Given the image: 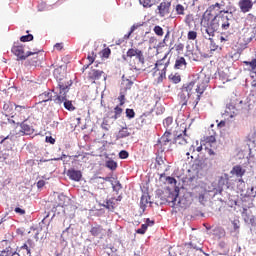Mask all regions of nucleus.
<instances>
[{
    "instance_id": "f257e3e1",
    "label": "nucleus",
    "mask_w": 256,
    "mask_h": 256,
    "mask_svg": "<svg viewBox=\"0 0 256 256\" xmlns=\"http://www.w3.org/2000/svg\"><path fill=\"white\" fill-rule=\"evenodd\" d=\"M207 85H209V78L205 74H196L193 76L192 80L186 84V86H183L182 92L180 94V99H182V107L187 106V101L193 95V93L196 94L195 99V107L197 106V103L201 101V95L205 93V90L207 89Z\"/></svg>"
},
{
    "instance_id": "f03ea898",
    "label": "nucleus",
    "mask_w": 256,
    "mask_h": 256,
    "mask_svg": "<svg viewBox=\"0 0 256 256\" xmlns=\"http://www.w3.org/2000/svg\"><path fill=\"white\" fill-rule=\"evenodd\" d=\"M173 143L176 145V147H179V149H182V151L186 153L188 159L195 153V151L198 153L203 151V145H199V141L191 144V138L185 134H180L175 137Z\"/></svg>"
},
{
    "instance_id": "7ed1b4c3",
    "label": "nucleus",
    "mask_w": 256,
    "mask_h": 256,
    "mask_svg": "<svg viewBox=\"0 0 256 256\" xmlns=\"http://www.w3.org/2000/svg\"><path fill=\"white\" fill-rule=\"evenodd\" d=\"M169 54H165V56L158 60L155 63V67L153 68V77H156L157 83H163V79L167 77V67H169V59L167 56Z\"/></svg>"
},
{
    "instance_id": "20e7f679",
    "label": "nucleus",
    "mask_w": 256,
    "mask_h": 256,
    "mask_svg": "<svg viewBox=\"0 0 256 256\" xmlns=\"http://www.w3.org/2000/svg\"><path fill=\"white\" fill-rule=\"evenodd\" d=\"M67 93H69V84L60 83L59 84V93L54 101L58 105H61V103H64V107L68 111H75L73 102L67 100Z\"/></svg>"
},
{
    "instance_id": "39448f33",
    "label": "nucleus",
    "mask_w": 256,
    "mask_h": 256,
    "mask_svg": "<svg viewBox=\"0 0 256 256\" xmlns=\"http://www.w3.org/2000/svg\"><path fill=\"white\" fill-rule=\"evenodd\" d=\"M201 25L204 27L203 35L208 41H213V38L215 37V33H217V27L211 20V16H208L207 14H203L201 19Z\"/></svg>"
},
{
    "instance_id": "423d86ee",
    "label": "nucleus",
    "mask_w": 256,
    "mask_h": 256,
    "mask_svg": "<svg viewBox=\"0 0 256 256\" xmlns=\"http://www.w3.org/2000/svg\"><path fill=\"white\" fill-rule=\"evenodd\" d=\"M14 115H12V123H16V125L25 122L30 117V107L14 104Z\"/></svg>"
},
{
    "instance_id": "0eeeda50",
    "label": "nucleus",
    "mask_w": 256,
    "mask_h": 256,
    "mask_svg": "<svg viewBox=\"0 0 256 256\" xmlns=\"http://www.w3.org/2000/svg\"><path fill=\"white\" fill-rule=\"evenodd\" d=\"M211 21L218 31H229L231 28V18L229 15L216 14L211 16Z\"/></svg>"
},
{
    "instance_id": "6e6552de",
    "label": "nucleus",
    "mask_w": 256,
    "mask_h": 256,
    "mask_svg": "<svg viewBox=\"0 0 256 256\" xmlns=\"http://www.w3.org/2000/svg\"><path fill=\"white\" fill-rule=\"evenodd\" d=\"M11 52L18 58V60L20 61H25V59H27V57H30V55H37V53H39V51H35V52H31L28 51L25 54V49L23 48L22 45H14L11 49Z\"/></svg>"
},
{
    "instance_id": "1a4fd4ad",
    "label": "nucleus",
    "mask_w": 256,
    "mask_h": 256,
    "mask_svg": "<svg viewBox=\"0 0 256 256\" xmlns=\"http://www.w3.org/2000/svg\"><path fill=\"white\" fill-rule=\"evenodd\" d=\"M173 139V134L171 132L166 131L164 135L158 140V147L161 149H167L171 147Z\"/></svg>"
},
{
    "instance_id": "9d476101",
    "label": "nucleus",
    "mask_w": 256,
    "mask_h": 256,
    "mask_svg": "<svg viewBox=\"0 0 256 256\" xmlns=\"http://www.w3.org/2000/svg\"><path fill=\"white\" fill-rule=\"evenodd\" d=\"M256 4V0H239L238 7L240 9V13H249L253 11V6Z\"/></svg>"
},
{
    "instance_id": "9b49d317",
    "label": "nucleus",
    "mask_w": 256,
    "mask_h": 256,
    "mask_svg": "<svg viewBox=\"0 0 256 256\" xmlns=\"http://www.w3.org/2000/svg\"><path fill=\"white\" fill-rule=\"evenodd\" d=\"M159 17H167L171 13V1L166 0L157 7Z\"/></svg>"
},
{
    "instance_id": "f8f14e48",
    "label": "nucleus",
    "mask_w": 256,
    "mask_h": 256,
    "mask_svg": "<svg viewBox=\"0 0 256 256\" xmlns=\"http://www.w3.org/2000/svg\"><path fill=\"white\" fill-rule=\"evenodd\" d=\"M126 57H129V59H133V57H135L140 63H143L145 61V58L143 57V51L137 48L128 49V51L126 52Z\"/></svg>"
},
{
    "instance_id": "ddd939ff",
    "label": "nucleus",
    "mask_w": 256,
    "mask_h": 256,
    "mask_svg": "<svg viewBox=\"0 0 256 256\" xmlns=\"http://www.w3.org/2000/svg\"><path fill=\"white\" fill-rule=\"evenodd\" d=\"M245 173H247V170H245V168H243L241 165L233 166L232 170L230 171V175H232V177H237L239 181H243V175H245Z\"/></svg>"
},
{
    "instance_id": "4468645a",
    "label": "nucleus",
    "mask_w": 256,
    "mask_h": 256,
    "mask_svg": "<svg viewBox=\"0 0 256 256\" xmlns=\"http://www.w3.org/2000/svg\"><path fill=\"white\" fill-rule=\"evenodd\" d=\"M65 74V68L63 66H59L58 68L54 69L53 75L58 81V88L60 83H64V85H67V83L63 82V79H65Z\"/></svg>"
},
{
    "instance_id": "2eb2a0df",
    "label": "nucleus",
    "mask_w": 256,
    "mask_h": 256,
    "mask_svg": "<svg viewBox=\"0 0 256 256\" xmlns=\"http://www.w3.org/2000/svg\"><path fill=\"white\" fill-rule=\"evenodd\" d=\"M90 234L92 237H99L100 239H103V235H105V229L103 226L96 224L95 226L91 227Z\"/></svg>"
},
{
    "instance_id": "dca6fc26",
    "label": "nucleus",
    "mask_w": 256,
    "mask_h": 256,
    "mask_svg": "<svg viewBox=\"0 0 256 256\" xmlns=\"http://www.w3.org/2000/svg\"><path fill=\"white\" fill-rule=\"evenodd\" d=\"M103 75H105V72H103V70L92 69L88 73V79L89 81L95 83L96 81H99V79H101Z\"/></svg>"
},
{
    "instance_id": "f3484780",
    "label": "nucleus",
    "mask_w": 256,
    "mask_h": 256,
    "mask_svg": "<svg viewBox=\"0 0 256 256\" xmlns=\"http://www.w3.org/2000/svg\"><path fill=\"white\" fill-rule=\"evenodd\" d=\"M67 176L71 181L79 182L83 177V173H81V170L69 169L67 171Z\"/></svg>"
},
{
    "instance_id": "a211bd4d",
    "label": "nucleus",
    "mask_w": 256,
    "mask_h": 256,
    "mask_svg": "<svg viewBox=\"0 0 256 256\" xmlns=\"http://www.w3.org/2000/svg\"><path fill=\"white\" fill-rule=\"evenodd\" d=\"M225 7V1H221V3L216 2L215 4H212L208 7V9L204 12V15H208L209 17H212L213 11L218 8V11L223 9Z\"/></svg>"
},
{
    "instance_id": "6ab92c4d",
    "label": "nucleus",
    "mask_w": 256,
    "mask_h": 256,
    "mask_svg": "<svg viewBox=\"0 0 256 256\" xmlns=\"http://www.w3.org/2000/svg\"><path fill=\"white\" fill-rule=\"evenodd\" d=\"M153 117L149 113H144L138 118L140 127H145V125H151Z\"/></svg>"
},
{
    "instance_id": "aec40b11",
    "label": "nucleus",
    "mask_w": 256,
    "mask_h": 256,
    "mask_svg": "<svg viewBox=\"0 0 256 256\" xmlns=\"http://www.w3.org/2000/svg\"><path fill=\"white\" fill-rule=\"evenodd\" d=\"M13 107H15V104L11 102H6L3 105V110L6 115V117H11L13 119V115L15 113V110H13Z\"/></svg>"
},
{
    "instance_id": "412c9836",
    "label": "nucleus",
    "mask_w": 256,
    "mask_h": 256,
    "mask_svg": "<svg viewBox=\"0 0 256 256\" xmlns=\"http://www.w3.org/2000/svg\"><path fill=\"white\" fill-rule=\"evenodd\" d=\"M229 174L225 173L223 174L219 180H218V185L220 187H225L226 189H229L231 187V183L229 182Z\"/></svg>"
},
{
    "instance_id": "4be33fe9",
    "label": "nucleus",
    "mask_w": 256,
    "mask_h": 256,
    "mask_svg": "<svg viewBox=\"0 0 256 256\" xmlns=\"http://www.w3.org/2000/svg\"><path fill=\"white\" fill-rule=\"evenodd\" d=\"M174 69H187V60L185 57H177L174 64Z\"/></svg>"
},
{
    "instance_id": "5701e85b",
    "label": "nucleus",
    "mask_w": 256,
    "mask_h": 256,
    "mask_svg": "<svg viewBox=\"0 0 256 256\" xmlns=\"http://www.w3.org/2000/svg\"><path fill=\"white\" fill-rule=\"evenodd\" d=\"M143 25H145V22H137V23H134V24L131 26L128 35H125L126 39H129V37H131V35H133V33H135V31H137V29H141V27H143Z\"/></svg>"
},
{
    "instance_id": "b1692460",
    "label": "nucleus",
    "mask_w": 256,
    "mask_h": 256,
    "mask_svg": "<svg viewBox=\"0 0 256 256\" xmlns=\"http://www.w3.org/2000/svg\"><path fill=\"white\" fill-rule=\"evenodd\" d=\"M131 135V132L127 127H123L119 130V132L116 135V139H125V137H129Z\"/></svg>"
},
{
    "instance_id": "393cba45",
    "label": "nucleus",
    "mask_w": 256,
    "mask_h": 256,
    "mask_svg": "<svg viewBox=\"0 0 256 256\" xmlns=\"http://www.w3.org/2000/svg\"><path fill=\"white\" fill-rule=\"evenodd\" d=\"M17 255V251L13 250L11 246L6 247L0 252V256H14Z\"/></svg>"
},
{
    "instance_id": "a878e982",
    "label": "nucleus",
    "mask_w": 256,
    "mask_h": 256,
    "mask_svg": "<svg viewBox=\"0 0 256 256\" xmlns=\"http://www.w3.org/2000/svg\"><path fill=\"white\" fill-rule=\"evenodd\" d=\"M251 23H255V15L253 13H249L246 15L244 20V26L251 27Z\"/></svg>"
},
{
    "instance_id": "bb28decb",
    "label": "nucleus",
    "mask_w": 256,
    "mask_h": 256,
    "mask_svg": "<svg viewBox=\"0 0 256 256\" xmlns=\"http://www.w3.org/2000/svg\"><path fill=\"white\" fill-rule=\"evenodd\" d=\"M53 95L51 92H44L39 95V99L41 103H47V101H51Z\"/></svg>"
},
{
    "instance_id": "cd10ccee",
    "label": "nucleus",
    "mask_w": 256,
    "mask_h": 256,
    "mask_svg": "<svg viewBox=\"0 0 256 256\" xmlns=\"http://www.w3.org/2000/svg\"><path fill=\"white\" fill-rule=\"evenodd\" d=\"M177 197L178 195L176 193L169 192L166 201L167 203H172V207H175V203L177 202Z\"/></svg>"
},
{
    "instance_id": "c85d7f7f",
    "label": "nucleus",
    "mask_w": 256,
    "mask_h": 256,
    "mask_svg": "<svg viewBox=\"0 0 256 256\" xmlns=\"http://www.w3.org/2000/svg\"><path fill=\"white\" fill-rule=\"evenodd\" d=\"M164 127H166L167 131H173V117H167L163 121Z\"/></svg>"
},
{
    "instance_id": "c756f323",
    "label": "nucleus",
    "mask_w": 256,
    "mask_h": 256,
    "mask_svg": "<svg viewBox=\"0 0 256 256\" xmlns=\"http://www.w3.org/2000/svg\"><path fill=\"white\" fill-rule=\"evenodd\" d=\"M168 79L169 81H171L172 83H181V75L179 73H171L169 76H168Z\"/></svg>"
},
{
    "instance_id": "7c9ffc66",
    "label": "nucleus",
    "mask_w": 256,
    "mask_h": 256,
    "mask_svg": "<svg viewBox=\"0 0 256 256\" xmlns=\"http://www.w3.org/2000/svg\"><path fill=\"white\" fill-rule=\"evenodd\" d=\"M161 0H140V4L143 5V7H153L155 3H159Z\"/></svg>"
},
{
    "instance_id": "2f4dec72",
    "label": "nucleus",
    "mask_w": 256,
    "mask_h": 256,
    "mask_svg": "<svg viewBox=\"0 0 256 256\" xmlns=\"http://www.w3.org/2000/svg\"><path fill=\"white\" fill-rule=\"evenodd\" d=\"M20 125L24 135H31V126L26 124L25 121L21 122Z\"/></svg>"
},
{
    "instance_id": "473e14b6",
    "label": "nucleus",
    "mask_w": 256,
    "mask_h": 256,
    "mask_svg": "<svg viewBox=\"0 0 256 256\" xmlns=\"http://www.w3.org/2000/svg\"><path fill=\"white\" fill-rule=\"evenodd\" d=\"M214 235H218L219 237H225V229L221 226H217L213 229Z\"/></svg>"
},
{
    "instance_id": "72a5a7b5",
    "label": "nucleus",
    "mask_w": 256,
    "mask_h": 256,
    "mask_svg": "<svg viewBox=\"0 0 256 256\" xmlns=\"http://www.w3.org/2000/svg\"><path fill=\"white\" fill-rule=\"evenodd\" d=\"M148 204H149V196L142 195V197L140 199V207H141V209H145V207H147Z\"/></svg>"
},
{
    "instance_id": "f704fd0d",
    "label": "nucleus",
    "mask_w": 256,
    "mask_h": 256,
    "mask_svg": "<svg viewBox=\"0 0 256 256\" xmlns=\"http://www.w3.org/2000/svg\"><path fill=\"white\" fill-rule=\"evenodd\" d=\"M153 31L158 37H163V35H165L163 28L159 25L154 26Z\"/></svg>"
},
{
    "instance_id": "c9c22d12",
    "label": "nucleus",
    "mask_w": 256,
    "mask_h": 256,
    "mask_svg": "<svg viewBox=\"0 0 256 256\" xmlns=\"http://www.w3.org/2000/svg\"><path fill=\"white\" fill-rule=\"evenodd\" d=\"M106 167L111 171H115V169H117V162L114 160H108L106 161Z\"/></svg>"
},
{
    "instance_id": "e433bc0d",
    "label": "nucleus",
    "mask_w": 256,
    "mask_h": 256,
    "mask_svg": "<svg viewBox=\"0 0 256 256\" xmlns=\"http://www.w3.org/2000/svg\"><path fill=\"white\" fill-rule=\"evenodd\" d=\"M112 188L113 191H116L118 193V191H121V189H123V186L121 185V182H119V180H115L114 182H112Z\"/></svg>"
},
{
    "instance_id": "4c0bfd02",
    "label": "nucleus",
    "mask_w": 256,
    "mask_h": 256,
    "mask_svg": "<svg viewBox=\"0 0 256 256\" xmlns=\"http://www.w3.org/2000/svg\"><path fill=\"white\" fill-rule=\"evenodd\" d=\"M122 113H123V108H121V106L117 105L114 108V118L119 119V117H121Z\"/></svg>"
},
{
    "instance_id": "58836bf2",
    "label": "nucleus",
    "mask_w": 256,
    "mask_h": 256,
    "mask_svg": "<svg viewBox=\"0 0 256 256\" xmlns=\"http://www.w3.org/2000/svg\"><path fill=\"white\" fill-rule=\"evenodd\" d=\"M244 65H249V67H251V71H253V73H256V59H253L252 61H244Z\"/></svg>"
},
{
    "instance_id": "ea45409f",
    "label": "nucleus",
    "mask_w": 256,
    "mask_h": 256,
    "mask_svg": "<svg viewBox=\"0 0 256 256\" xmlns=\"http://www.w3.org/2000/svg\"><path fill=\"white\" fill-rule=\"evenodd\" d=\"M175 11L178 15H185V6L181 4H177L175 7Z\"/></svg>"
},
{
    "instance_id": "a19ab883",
    "label": "nucleus",
    "mask_w": 256,
    "mask_h": 256,
    "mask_svg": "<svg viewBox=\"0 0 256 256\" xmlns=\"http://www.w3.org/2000/svg\"><path fill=\"white\" fill-rule=\"evenodd\" d=\"M96 57H97V54H95V52L92 51L88 53L87 59L89 61V65H93V63H95Z\"/></svg>"
},
{
    "instance_id": "79ce46f5",
    "label": "nucleus",
    "mask_w": 256,
    "mask_h": 256,
    "mask_svg": "<svg viewBox=\"0 0 256 256\" xmlns=\"http://www.w3.org/2000/svg\"><path fill=\"white\" fill-rule=\"evenodd\" d=\"M232 225H233V231L231 233H236V235L239 234V229H240L239 220H233Z\"/></svg>"
},
{
    "instance_id": "37998d69",
    "label": "nucleus",
    "mask_w": 256,
    "mask_h": 256,
    "mask_svg": "<svg viewBox=\"0 0 256 256\" xmlns=\"http://www.w3.org/2000/svg\"><path fill=\"white\" fill-rule=\"evenodd\" d=\"M187 39L189 41H195V39H197V31H189L188 34H187Z\"/></svg>"
},
{
    "instance_id": "c03bdc74",
    "label": "nucleus",
    "mask_w": 256,
    "mask_h": 256,
    "mask_svg": "<svg viewBox=\"0 0 256 256\" xmlns=\"http://www.w3.org/2000/svg\"><path fill=\"white\" fill-rule=\"evenodd\" d=\"M39 57L35 56L32 59L28 60V63L31 67H37L39 65Z\"/></svg>"
},
{
    "instance_id": "a18cd8bd",
    "label": "nucleus",
    "mask_w": 256,
    "mask_h": 256,
    "mask_svg": "<svg viewBox=\"0 0 256 256\" xmlns=\"http://www.w3.org/2000/svg\"><path fill=\"white\" fill-rule=\"evenodd\" d=\"M20 41L22 43H27L29 41H33V34H28V35H25V36H21Z\"/></svg>"
},
{
    "instance_id": "49530a36",
    "label": "nucleus",
    "mask_w": 256,
    "mask_h": 256,
    "mask_svg": "<svg viewBox=\"0 0 256 256\" xmlns=\"http://www.w3.org/2000/svg\"><path fill=\"white\" fill-rule=\"evenodd\" d=\"M126 117L128 119H135V110H133L131 108H127L126 109Z\"/></svg>"
},
{
    "instance_id": "de8ad7c7",
    "label": "nucleus",
    "mask_w": 256,
    "mask_h": 256,
    "mask_svg": "<svg viewBox=\"0 0 256 256\" xmlns=\"http://www.w3.org/2000/svg\"><path fill=\"white\" fill-rule=\"evenodd\" d=\"M118 101H119V107H123V105H125V93L120 92V95L118 96Z\"/></svg>"
},
{
    "instance_id": "09e8293b",
    "label": "nucleus",
    "mask_w": 256,
    "mask_h": 256,
    "mask_svg": "<svg viewBox=\"0 0 256 256\" xmlns=\"http://www.w3.org/2000/svg\"><path fill=\"white\" fill-rule=\"evenodd\" d=\"M9 136L5 137V138H0V145H4V146H7L9 145V147H11V139H10V142H9Z\"/></svg>"
},
{
    "instance_id": "8fccbe9b",
    "label": "nucleus",
    "mask_w": 256,
    "mask_h": 256,
    "mask_svg": "<svg viewBox=\"0 0 256 256\" xmlns=\"http://www.w3.org/2000/svg\"><path fill=\"white\" fill-rule=\"evenodd\" d=\"M149 226H147V224H142L141 228H139L136 233H138L139 235H145L147 229Z\"/></svg>"
},
{
    "instance_id": "3c124183",
    "label": "nucleus",
    "mask_w": 256,
    "mask_h": 256,
    "mask_svg": "<svg viewBox=\"0 0 256 256\" xmlns=\"http://www.w3.org/2000/svg\"><path fill=\"white\" fill-rule=\"evenodd\" d=\"M106 208H107V209H110V210H112V211H113V209H115V202H114V199H113V198H111L110 200H108V201L106 202Z\"/></svg>"
},
{
    "instance_id": "603ef678",
    "label": "nucleus",
    "mask_w": 256,
    "mask_h": 256,
    "mask_svg": "<svg viewBox=\"0 0 256 256\" xmlns=\"http://www.w3.org/2000/svg\"><path fill=\"white\" fill-rule=\"evenodd\" d=\"M19 256H31V250L30 249H20Z\"/></svg>"
},
{
    "instance_id": "864d4df0",
    "label": "nucleus",
    "mask_w": 256,
    "mask_h": 256,
    "mask_svg": "<svg viewBox=\"0 0 256 256\" xmlns=\"http://www.w3.org/2000/svg\"><path fill=\"white\" fill-rule=\"evenodd\" d=\"M101 127L104 131H109L111 129V125H109V120H103Z\"/></svg>"
},
{
    "instance_id": "5fc2aeb1",
    "label": "nucleus",
    "mask_w": 256,
    "mask_h": 256,
    "mask_svg": "<svg viewBox=\"0 0 256 256\" xmlns=\"http://www.w3.org/2000/svg\"><path fill=\"white\" fill-rule=\"evenodd\" d=\"M174 48L177 53H181L185 49V45L183 43H177L174 45Z\"/></svg>"
},
{
    "instance_id": "6e6d98bb",
    "label": "nucleus",
    "mask_w": 256,
    "mask_h": 256,
    "mask_svg": "<svg viewBox=\"0 0 256 256\" xmlns=\"http://www.w3.org/2000/svg\"><path fill=\"white\" fill-rule=\"evenodd\" d=\"M109 55H111V49L105 48L102 50V56L106 59H109Z\"/></svg>"
},
{
    "instance_id": "4d7b16f0",
    "label": "nucleus",
    "mask_w": 256,
    "mask_h": 256,
    "mask_svg": "<svg viewBox=\"0 0 256 256\" xmlns=\"http://www.w3.org/2000/svg\"><path fill=\"white\" fill-rule=\"evenodd\" d=\"M119 157L120 159H127L129 157V152H127L126 150H121L119 153Z\"/></svg>"
},
{
    "instance_id": "13d9d810",
    "label": "nucleus",
    "mask_w": 256,
    "mask_h": 256,
    "mask_svg": "<svg viewBox=\"0 0 256 256\" xmlns=\"http://www.w3.org/2000/svg\"><path fill=\"white\" fill-rule=\"evenodd\" d=\"M217 141V139L215 138V136L211 135V136H207L205 138V142L206 143H215Z\"/></svg>"
},
{
    "instance_id": "bf43d9fd",
    "label": "nucleus",
    "mask_w": 256,
    "mask_h": 256,
    "mask_svg": "<svg viewBox=\"0 0 256 256\" xmlns=\"http://www.w3.org/2000/svg\"><path fill=\"white\" fill-rule=\"evenodd\" d=\"M14 211H15V213H17L18 215H25V209H22V208H20V207H16L15 209H14Z\"/></svg>"
},
{
    "instance_id": "052dcab7",
    "label": "nucleus",
    "mask_w": 256,
    "mask_h": 256,
    "mask_svg": "<svg viewBox=\"0 0 256 256\" xmlns=\"http://www.w3.org/2000/svg\"><path fill=\"white\" fill-rule=\"evenodd\" d=\"M45 141L46 143H50V145H55V138H52L51 136H46Z\"/></svg>"
},
{
    "instance_id": "680f3d73",
    "label": "nucleus",
    "mask_w": 256,
    "mask_h": 256,
    "mask_svg": "<svg viewBox=\"0 0 256 256\" xmlns=\"http://www.w3.org/2000/svg\"><path fill=\"white\" fill-rule=\"evenodd\" d=\"M188 246H189L190 249H195L196 251H201V247H199V246L193 244V242H190V243L188 244Z\"/></svg>"
},
{
    "instance_id": "e2e57ef3",
    "label": "nucleus",
    "mask_w": 256,
    "mask_h": 256,
    "mask_svg": "<svg viewBox=\"0 0 256 256\" xmlns=\"http://www.w3.org/2000/svg\"><path fill=\"white\" fill-rule=\"evenodd\" d=\"M218 14H221V15H229V14H230V15H232V12H230L229 9L226 10V9H223V8H222V9L219 11Z\"/></svg>"
},
{
    "instance_id": "0e129e2a",
    "label": "nucleus",
    "mask_w": 256,
    "mask_h": 256,
    "mask_svg": "<svg viewBox=\"0 0 256 256\" xmlns=\"http://www.w3.org/2000/svg\"><path fill=\"white\" fill-rule=\"evenodd\" d=\"M54 48L56 49V51H61L63 49V43H56L54 45Z\"/></svg>"
},
{
    "instance_id": "69168bd1",
    "label": "nucleus",
    "mask_w": 256,
    "mask_h": 256,
    "mask_svg": "<svg viewBox=\"0 0 256 256\" xmlns=\"http://www.w3.org/2000/svg\"><path fill=\"white\" fill-rule=\"evenodd\" d=\"M37 187H38V189L45 187V180H39L37 182Z\"/></svg>"
},
{
    "instance_id": "338daca9",
    "label": "nucleus",
    "mask_w": 256,
    "mask_h": 256,
    "mask_svg": "<svg viewBox=\"0 0 256 256\" xmlns=\"http://www.w3.org/2000/svg\"><path fill=\"white\" fill-rule=\"evenodd\" d=\"M167 181L168 183H170V185H173V183H177V180L171 176L167 177Z\"/></svg>"
},
{
    "instance_id": "774afa93",
    "label": "nucleus",
    "mask_w": 256,
    "mask_h": 256,
    "mask_svg": "<svg viewBox=\"0 0 256 256\" xmlns=\"http://www.w3.org/2000/svg\"><path fill=\"white\" fill-rule=\"evenodd\" d=\"M156 163L157 165H163L165 161H163V157H156Z\"/></svg>"
}]
</instances>
